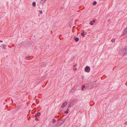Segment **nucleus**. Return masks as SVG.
<instances>
[{"instance_id":"nucleus-1","label":"nucleus","mask_w":127,"mask_h":127,"mask_svg":"<svg viewBox=\"0 0 127 127\" xmlns=\"http://www.w3.org/2000/svg\"><path fill=\"white\" fill-rule=\"evenodd\" d=\"M127 53V48H125L122 49L119 52V54L122 56L125 55Z\"/></svg>"},{"instance_id":"nucleus-2","label":"nucleus","mask_w":127,"mask_h":127,"mask_svg":"<svg viewBox=\"0 0 127 127\" xmlns=\"http://www.w3.org/2000/svg\"><path fill=\"white\" fill-rule=\"evenodd\" d=\"M90 67L88 66H87L85 68V71H90Z\"/></svg>"},{"instance_id":"nucleus-3","label":"nucleus","mask_w":127,"mask_h":127,"mask_svg":"<svg viewBox=\"0 0 127 127\" xmlns=\"http://www.w3.org/2000/svg\"><path fill=\"white\" fill-rule=\"evenodd\" d=\"M65 119L64 118L62 119L61 121H59L58 123H60V125L62 124L65 120Z\"/></svg>"},{"instance_id":"nucleus-4","label":"nucleus","mask_w":127,"mask_h":127,"mask_svg":"<svg viewBox=\"0 0 127 127\" xmlns=\"http://www.w3.org/2000/svg\"><path fill=\"white\" fill-rule=\"evenodd\" d=\"M67 101H64L63 104L61 106V107L62 108H63L67 104Z\"/></svg>"},{"instance_id":"nucleus-5","label":"nucleus","mask_w":127,"mask_h":127,"mask_svg":"<svg viewBox=\"0 0 127 127\" xmlns=\"http://www.w3.org/2000/svg\"><path fill=\"white\" fill-rule=\"evenodd\" d=\"M6 45L4 44H2L1 45L0 47H1L3 49H6V48L5 47Z\"/></svg>"},{"instance_id":"nucleus-6","label":"nucleus","mask_w":127,"mask_h":127,"mask_svg":"<svg viewBox=\"0 0 127 127\" xmlns=\"http://www.w3.org/2000/svg\"><path fill=\"white\" fill-rule=\"evenodd\" d=\"M127 32V29L126 28L124 31L122 35H125Z\"/></svg>"},{"instance_id":"nucleus-7","label":"nucleus","mask_w":127,"mask_h":127,"mask_svg":"<svg viewBox=\"0 0 127 127\" xmlns=\"http://www.w3.org/2000/svg\"><path fill=\"white\" fill-rule=\"evenodd\" d=\"M97 85V84L96 83V81L93 84V86L94 87H96Z\"/></svg>"},{"instance_id":"nucleus-8","label":"nucleus","mask_w":127,"mask_h":127,"mask_svg":"<svg viewBox=\"0 0 127 127\" xmlns=\"http://www.w3.org/2000/svg\"><path fill=\"white\" fill-rule=\"evenodd\" d=\"M40 115V113L39 112H38L37 114H36L35 115V117H37L38 116H39Z\"/></svg>"},{"instance_id":"nucleus-9","label":"nucleus","mask_w":127,"mask_h":127,"mask_svg":"<svg viewBox=\"0 0 127 127\" xmlns=\"http://www.w3.org/2000/svg\"><path fill=\"white\" fill-rule=\"evenodd\" d=\"M47 0H41V1L40 2V3H41L42 4H43L44 2H45Z\"/></svg>"},{"instance_id":"nucleus-10","label":"nucleus","mask_w":127,"mask_h":127,"mask_svg":"<svg viewBox=\"0 0 127 127\" xmlns=\"http://www.w3.org/2000/svg\"><path fill=\"white\" fill-rule=\"evenodd\" d=\"M74 39L75 41L78 42L79 40V39L78 38L74 37Z\"/></svg>"},{"instance_id":"nucleus-11","label":"nucleus","mask_w":127,"mask_h":127,"mask_svg":"<svg viewBox=\"0 0 127 127\" xmlns=\"http://www.w3.org/2000/svg\"><path fill=\"white\" fill-rule=\"evenodd\" d=\"M32 5L34 6L35 7L36 6V3L35 2H33L32 3Z\"/></svg>"},{"instance_id":"nucleus-12","label":"nucleus","mask_w":127,"mask_h":127,"mask_svg":"<svg viewBox=\"0 0 127 127\" xmlns=\"http://www.w3.org/2000/svg\"><path fill=\"white\" fill-rule=\"evenodd\" d=\"M96 2L95 1L93 3V5H95L96 4Z\"/></svg>"},{"instance_id":"nucleus-13","label":"nucleus","mask_w":127,"mask_h":127,"mask_svg":"<svg viewBox=\"0 0 127 127\" xmlns=\"http://www.w3.org/2000/svg\"><path fill=\"white\" fill-rule=\"evenodd\" d=\"M56 122V120L55 119H53V122H52V123L53 124L55 123Z\"/></svg>"},{"instance_id":"nucleus-14","label":"nucleus","mask_w":127,"mask_h":127,"mask_svg":"<svg viewBox=\"0 0 127 127\" xmlns=\"http://www.w3.org/2000/svg\"><path fill=\"white\" fill-rule=\"evenodd\" d=\"M85 87V86L84 85H83L82 88V90L83 91L84 88Z\"/></svg>"},{"instance_id":"nucleus-15","label":"nucleus","mask_w":127,"mask_h":127,"mask_svg":"<svg viewBox=\"0 0 127 127\" xmlns=\"http://www.w3.org/2000/svg\"><path fill=\"white\" fill-rule=\"evenodd\" d=\"M30 56L26 57H25V58L26 59H27L29 60L28 58H30Z\"/></svg>"},{"instance_id":"nucleus-16","label":"nucleus","mask_w":127,"mask_h":127,"mask_svg":"<svg viewBox=\"0 0 127 127\" xmlns=\"http://www.w3.org/2000/svg\"><path fill=\"white\" fill-rule=\"evenodd\" d=\"M115 39H113L111 40V41L112 42H114L115 41Z\"/></svg>"},{"instance_id":"nucleus-17","label":"nucleus","mask_w":127,"mask_h":127,"mask_svg":"<svg viewBox=\"0 0 127 127\" xmlns=\"http://www.w3.org/2000/svg\"><path fill=\"white\" fill-rule=\"evenodd\" d=\"M90 24L92 25H93V22H92V21H90Z\"/></svg>"},{"instance_id":"nucleus-18","label":"nucleus","mask_w":127,"mask_h":127,"mask_svg":"<svg viewBox=\"0 0 127 127\" xmlns=\"http://www.w3.org/2000/svg\"><path fill=\"white\" fill-rule=\"evenodd\" d=\"M81 34V35L82 36H83L84 35H85V33H82Z\"/></svg>"},{"instance_id":"nucleus-19","label":"nucleus","mask_w":127,"mask_h":127,"mask_svg":"<svg viewBox=\"0 0 127 127\" xmlns=\"http://www.w3.org/2000/svg\"><path fill=\"white\" fill-rule=\"evenodd\" d=\"M39 13L40 14H42L43 12H42V11L41 10V11H40Z\"/></svg>"},{"instance_id":"nucleus-20","label":"nucleus","mask_w":127,"mask_h":127,"mask_svg":"<svg viewBox=\"0 0 127 127\" xmlns=\"http://www.w3.org/2000/svg\"><path fill=\"white\" fill-rule=\"evenodd\" d=\"M71 103L69 104L68 106V108H70L72 106V105H71Z\"/></svg>"},{"instance_id":"nucleus-21","label":"nucleus","mask_w":127,"mask_h":127,"mask_svg":"<svg viewBox=\"0 0 127 127\" xmlns=\"http://www.w3.org/2000/svg\"><path fill=\"white\" fill-rule=\"evenodd\" d=\"M74 90V89H72L70 91V93H72L73 91Z\"/></svg>"},{"instance_id":"nucleus-22","label":"nucleus","mask_w":127,"mask_h":127,"mask_svg":"<svg viewBox=\"0 0 127 127\" xmlns=\"http://www.w3.org/2000/svg\"><path fill=\"white\" fill-rule=\"evenodd\" d=\"M64 113L66 114H67L68 113V111H65L64 112Z\"/></svg>"},{"instance_id":"nucleus-23","label":"nucleus","mask_w":127,"mask_h":127,"mask_svg":"<svg viewBox=\"0 0 127 127\" xmlns=\"http://www.w3.org/2000/svg\"><path fill=\"white\" fill-rule=\"evenodd\" d=\"M93 23H95V19H93L92 21Z\"/></svg>"},{"instance_id":"nucleus-24","label":"nucleus","mask_w":127,"mask_h":127,"mask_svg":"<svg viewBox=\"0 0 127 127\" xmlns=\"http://www.w3.org/2000/svg\"><path fill=\"white\" fill-rule=\"evenodd\" d=\"M35 120H38V118H37V117H35Z\"/></svg>"},{"instance_id":"nucleus-25","label":"nucleus","mask_w":127,"mask_h":127,"mask_svg":"<svg viewBox=\"0 0 127 127\" xmlns=\"http://www.w3.org/2000/svg\"><path fill=\"white\" fill-rule=\"evenodd\" d=\"M82 33H84V30L82 31Z\"/></svg>"},{"instance_id":"nucleus-26","label":"nucleus","mask_w":127,"mask_h":127,"mask_svg":"<svg viewBox=\"0 0 127 127\" xmlns=\"http://www.w3.org/2000/svg\"><path fill=\"white\" fill-rule=\"evenodd\" d=\"M77 64H75V65H73V67H75L76 66H77Z\"/></svg>"},{"instance_id":"nucleus-27","label":"nucleus","mask_w":127,"mask_h":127,"mask_svg":"<svg viewBox=\"0 0 127 127\" xmlns=\"http://www.w3.org/2000/svg\"><path fill=\"white\" fill-rule=\"evenodd\" d=\"M76 70H77V68H74V70H75L76 71Z\"/></svg>"},{"instance_id":"nucleus-28","label":"nucleus","mask_w":127,"mask_h":127,"mask_svg":"<svg viewBox=\"0 0 127 127\" xmlns=\"http://www.w3.org/2000/svg\"><path fill=\"white\" fill-rule=\"evenodd\" d=\"M110 21V19H109L107 21H108V22H109Z\"/></svg>"},{"instance_id":"nucleus-29","label":"nucleus","mask_w":127,"mask_h":127,"mask_svg":"<svg viewBox=\"0 0 127 127\" xmlns=\"http://www.w3.org/2000/svg\"><path fill=\"white\" fill-rule=\"evenodd\" d=\"M45 78V77L44 76V77H43V78H42V79H44Z\"/></svg>"},{"instance_id":"nucleus-30","label":"nucleus","mask_w":127,"mask_h":127,"mask_svg":"<svg viewBox=\"0 0 127 127\" xmlns=\"http://www.w3.org/2000/svg\"><path fill=\"white\" fill-rule=\"evenodd\" d=\"M68 110H69L68 109H67V110H66V111H68Z\"/></svg>"},{"instance_id":"nucleus-31","label":"nucleus","mask_w":127,"mask_h":127,"mask_svg":"<svg viewBox=\"0 0 127 127\" xmlns=\"http://www.w3.org/2000/svg\"><path fill=\"white\" fill-rule=\"evenodd\" d=\"M0 42H3V41H0Z\"/></svg>"},{"instance_id":"nucleus-32","label":"nucleus","mask_w":127,"mask_h":127,"mask_svg":"<svg viewBox=\"0 0 127 127\" xmlns=\"http://www.w3.org/2000/svg\"><path fill=\"white\" fill-rule=\"evenodd\" d=\"M8 47H10V48L11 47H10V46H8Z\"/></svg>"},{"instance_id":"nucleus-33","label":"nucleus","mask_w":127,"mask_h":127,"mask_svg":"<svg viewBox=\"0 0 127 127\" xmlns=\"http://www.w3.org/2000/svg\"><path fill=\"white\" fill-rule=\"evenodd\" d=\"M84 77H82V79H83Z\"/></svg>"},{"instance_id":"nucleus-34","label":"nucleus","mask_w":127,"mask_h":127,"mask_svg":"<svg viewBox=\"0 0 127 127\" xmlns=\"http://www.w3.org/2000/svg\"><path fill=\"white\" fill-rule=\"evenodd\" d=\"M85 33H85V35H86V34H85Z\"/></svg>"},{"instance_id":"nucleus-35","label":"nucleus","mask_w":127,"mask_h":127,"mask_svg":"<svg viewBox=\"0 0 127 127\" xmlns=\"http://www.w3.org/2000/svg\"><path fill=\"white\" fill-rule=\"evenodd\" d=\"M11 100H12V99H11Z\"/></svg>"},{"instance_id":"nucleus-36","label":"nucleus","mask_w":127,"mask_h":127,"mask_svg":"<svg viewBox=\"0 0 127 127\" xmlns=\"http://www.w3.org/2000/svg\"><path fill=\"white\" fill-rule=\"evenodd\" d=\"M127 29V27L126 28Z\"/></svg>"}]
</instances>
